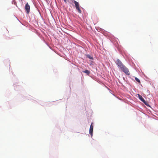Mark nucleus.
Returning <instances> with one entry per match:
<instances>
[{"mask_svg": "<svg viewBox=\"0 0 158 158\" xmlns=\"http://www.w3.org/2000/svg\"><path fill=\"white\" fill-rule=\"evenodd\" d=\"M72 2L74 3L75 4V6L76 7V10H77L78 12L80 13H81V11L78 2L74 0H73L72 1Z\"/></svg>", "mask_w": 158, "mask_h": 158, "instance_id": "nucleus-2", "label": "nucleus"}, {"mask_svg": "<svg viewBox=\"0 0 158 158\" xmlns=\"http://www.w3.org/2000/svg\"><path fill=\"white\" fill-rule=\"evenodd\" d=\"M92 123L90 126L89 130V134L91 135H92L93 133V126L92 125Z\"/></svg>", "mask_w": 158, "mask_h": 158, "instance_id": "nucleus-5", "label": "nucleus"}, {"mask_svg": "<svg viewBox=\"0 0 158 158\" xmlns=\"http://www.w3.org/2000/svg\"><path fill=\"white\" fill-rule=\"evenodd\" d=\"M87 57H88L89 59H92V60L93 59V57L89 55H87Z\"/></svg>", "mask_w": 158, "mask_h": 158, "instance_id": "nucleus-8", "label": "nucleus"}, {"mask_svg": "<svg viewBox=\"0 0 158 158\" xmlns=\"http://www.w3.org/2000/svg\"><path fill=\"white\" fill-rule=\"evenodd\" d=\"M64 0L65 1V2H66V0Z\"/></svg>", "mask_w": 158, "mask_h": 158, "instance_id": "nucleus-9", "label": "nucleus"}, {"mask_svg": "<svg viewBox=\"0 0 158 158\" xmlns=\"http://www.w3.org/2000/svg\"><path fill=\"white\" fill-rule=\"evenodd\" d=\"M21 0L22 1V0Z\"/></svg>", "mask_w": 158, "mask_h": 158, "instance_id": "nucleus-10", "label": "nucleus"}, {"mask_svg": "<svg viewBox=\"0 0 158 158\" xmlns=\"http://www.w3.org/2000/svg\"><path fill=\"white\" fill-rule=\"evenodd\" d=\"M116 63L118 65L119 68L123 71L125 74L127 75L130 74V72L128 68H127L119 60L117 59L116 60Z\"/></svg>", "mask_w": 158, "mask_h": 158, "instance_id": "nucleus-1", "label": "nucleus"}, {"mask_svg": "<svg viewBox=\"0 0 158 158\" xmlns=\"http://www.w3.org/2000/svg\"><path fill=\"white\" fill-rule=\"evenodd\" d=\"M138 96L139 98V99L142 101L145 105H146L147 106H148L149 105L147 102L145 101L143 98L140 95L138 94Z\"/></svg>", "mask_w": 158, "mask_h": 158, "instance_id": "nucleus-3", "label": "nucleus"}, {"mask_svg": "<svg viewBox=\"0 0 158 158\" xmlns=\"http://www.w3.org/2000/svg\"><path fill=\"white\" fill-rule=\"evenodd\" d=\"M135 80L137 82H138V83H139V84H140V80L138 79V78L137 77H135Z\"/></svg>", "mask_w": 158, "mask_h": 158, "instance_id": "nucleus-7", "label": "nucleus"}, {"mask_svg": "<svg viewBox=\"0 0 158 158\" xmlns=\"http://www.w3.org/2000/svg\"><path fill=\"white\" fill-rule=\"evenodd\" d=\"M83 72L86 73L88 75L90 73V72L88 70H85V71H83Z\"/></svg>", "mask_w": 158, "mask_h": 158, "instance_id": "nucleus-6", "label": "nucleus"}, {"mask_svg": "<svg viewBox=\"0 0 158 158\" xmlns=\"http://www.w3.org/2000/svg\"><path fill=\"white\" fill-rule=\"evenodd\" d=\"M25 9L26 10L27 13L28 14L29 12H30V6L28 5V3H27L25 5Z\"/></svg>", "mask_w": 158, "mask_h": 158, "instance_id": "nucleus-4", "label": "nucleus"}]
</instances>
